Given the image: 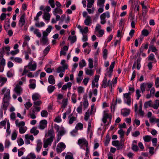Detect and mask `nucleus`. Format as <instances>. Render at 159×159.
Wrapping results in <instances>:
<instances>
[{
	"instance_id": "obj_1",
	"label": "nucleus",
	"mask_w": 159,
	"mask_h": 159,
	"mask_svg": "<svg viewBox=\"0 0 159 159\" xmlns=\"http://www.w3.org/2000/svg\"><path fill=\"white\" fill-rule=\"evenodd\" d=\"M10 90L7 87L2 89L0 92V94L3 95V107L5 110H6L9 105V101L10 99Z\"/></svg>"
},
{
	"instance_id": "obj_2",
	"label": "nucleus",
	"mask_w": 159,
	"mask_h": 159,
	"mask_svg": "<svg viewBox=\"0 0 159 159\" xmlns=\"http://www.w3.org/2000/svg\"><path fill=\"white\" fill-rule=\"evenodd\" d=\"M115 61L112 62L110 66L109 70L105 74V76L102 81V86L104 88L107 86V79L108 77L110 78L112 75L113 69L115 65Z\"/></svg>"
},
{
	"instance_id": "obj_3",
	"label": "nucleus",
	"mask_w": 159,
	"mask_h": 159,
	"mask_svg": "<svg viewBox=\"0 0 159 159\" xmlns=\"http://www.w3.org/2000/svg\"><path fill=\"white\" fill-rule=\"evenodd\" d=\"M78 144L80 146V148L85 151V155L86 156H88L87 154L89 153L90 152L88 141L85 139L82 138L78 140Z\"/></svg>"
},
{
	"instance_id": "obj_4",
	"label": "nucleus",
	"mask_w": 159,
	"mask_h": 159,
	"mask_svg": "<svg viewBox=\"0 0 159 159\" xmlns=\"http://www.w3.org/2000/svg\"><path fill=\"white\" fill-rule=\"evenodd\" d=\"M61 64L62 66H59L56 69V72L57 73H59V77L61 78H62L64 75V73L65 72V70L68 69V65L66 63V61L65 60H61Z\"/></svg>"
},
{
	"instance_id": "obj_5",
	"label": "nucleus",
	"mask_w": 159,
	"mask_h": 159,
	"mask_svg": "<svg viewBox=\"0 0 159 159\" xmlns=\"http://www.w3.org/2000/svg\"><path fill=\"white\" fill-rule=\"evenodd\" d=\"M14 91L16 94H13L12 97L14 99L17 98L16 94L18 96H20L23 92V89L22 87L18 84H16L15 87L14 89Z\"/></svg>"
},
{
	"instance_id": "obj_6",
	"label": "nucleus",
	"mask_w": 159,
	"mask_h": 159,
	"mask_svg": "<svg viewBox=\"0 0 159 159\" xmlns=\"http://www.w3.org/2000/svg\"><path fill=\"white\" fill-rule=\"evenodd\" d=\"M106 17L107 18H109L110 17V14L109 11H107L104 12L100 16V22L101 24L104 25L107 22L106 20Z\"/></svg>"
},
{
	"instance_id": "obj_7",
	"label": "nucleus",
	"mask_w": 159,
	"mask_h": 159,
	"mask_svg": "<svg viewBox=\"0 0 159 159\" xmlns=\"http://www.w3.org/2000/svg\"><path fill=\"white\" fill-rule=\"evenodd\" d=\"M66 148L65 144L62 142L59 143L56 148V151L58 153H60L63 151Z\"/></svg>"
},
{
	"instance_id": "obj_8",
	"label": "nucleus",
	"mask_w": 159,
	"mask_h": 159,
	"mask_svg": "<svg viewBox=\"0 0 159 159\" xmlns=\"http://www.w3.org/2000/svg\"><path fill=\"white\" fill-rule=\"evenodd\" d=\"M48 121L46 120H43L40 121L39 125L38 126V128L41 130H43L47 127Z\"/></svg>"
},
{
	"instance_id": "obj_9",
	"label": "nucleus",
	"mask_w": 159,
	"mask_h": 159,
	"mask_svg": "<svg viewBox=\"0 0 159 159\" xmlns=\"http://www.w3.org/2000/svg\"><path fill=\"white\" fill-rule=\"evenodd\" d=\"M83 129V125L81 123H77L75 127V129L73 130L71 133V134L73 136H75L78 130H82Z\"/></svg>"
},
{
	"instance_id": "obj_10",
	"label": "nucleus",
	"mask_w": 159,
	"mask_h": 159,
	"mask_svg": "<svg viewBox=\"0 0 159 159\" xmlns=\"http://www.w3.org/2000/svg\"><path fill=\"white\" fill-rule=\"evenodd\" d=\"M124 100L126 103L129 106L130 105L131 98L129 93H126L124 94Z\"/></svg>"
},
{
	"instance_id": "obj_11",
	"label": "nucleus",
	"mask_w": 159,
	"mask_h": 159,
	"mask_svg": "<svg viewBox=\"0 0 159 159\" xmlns=\"http://www.w3.org/2000/svg\"><path fill=\"white\" fill-rule=\"evenodd\" d=\"M34 138L33 135H29L28 134H25V143L27 144H30V140L33 141Z\"/></svg>"
},
{
	"instance_id": "obj_12",
	"label": "nucleus",
	"mask_w": 159,
	"mask_h": 159,
	"mask_svg": "<svg viewBox=\"0 0 159 159\" xmlns=\"http://www.w3.org/2000/svg\"><path fill=\"white\" fill-rule=\"evenodd\" d=\"M25 14H24L20 17L18 22V25L20 27H22L25 23Z\"/></svg>"
},
{
	"instance_id": "obj_13",
	"label": "nucleus",
	"mask_w": 159,
	"mask_h": 159,
	"mask_svg": "<svg viewBox=\"0 0 159 159\" xmlns=\"http://www.w3.org/2000/svg\"><path fill=\"white\" fill-rule=\"evenodd\" d=\"M28 69L30 70L33 71L36 70L37 67V64L36 62H34L33 63L30 62L27 66Z\"/></svg>"
},
{
	"instance_id": "obj_14",
	"label": "nucleus",
	"mask_w": 159,
	"mask_h": 159,
	"mask_svg": "<svg viewBox=\"0 0 159 159\" xmlns=\"http://www.w3.org/2000/svg\"><path fill=\"white\" fill-rule=\"evenodd\" d=\"M47 36V35L43 34L42 37L40 39L41 42L44 45L48 44V39Z\"/></svg>"
},
{
	"instance_id": "obj_15",
	"label": "nucleus",
	"mask_w": 159,
	"mask_h": 159,
	"mask_svg": "<svg viewBox=\"0 0 159 159\" xmlns=\"http://www.w3.org/2000/svg\"><path fill=\"white\" fill-rule=\"evenodd\" d=\"M54 139L48 138L45 141H44L43 147L46 148L48 147L49 145H51L53 142Z\"/></svg>"
},
{
	"instance_id": "obj_16",
	"label": "nucleus",
	"mask_w": 159,
	"mask_h": 159,
	"mask_svg": "<svg viewBox=\"0 0 159 159\" xmlns=\"http://www.w3.org/2000/svg\"><path fill=\"white\" fill-rule=\"evenodd\" d=\"M108 118L110 119V120L111 119V114L109 115L106 111H104L102 119L103 123H106L107 122V119Z\"/></svg>"
},
{
	"instance_id": "obj_17",
	"label": "nucleus",
	"mask_w": 159,
	"mask_h": 159,
	"mask_svg": "<svg viewBox=\"0 0 159 159\" xmlns=\"http://www.w3.org/2000/svg\"><path fill=\"white\" fill-rule=\"evenodd\" d=\"M72 85V83L70 82H68L66 84L64 85L62 87L61 89L62 90L66 91L67 89L68 90H70L71 89V86Z\"/></svg>"
},
{
	"instance_id": "obj_18",
	"label": "nucleus",
	"mask_w": 159,
	"mask_h": 159,
	"mask_svg": "<svg viewBox=\"0 0 159 159\" xmlns=\"http://www.w3.org/2000/svg\"><path fill=\"white\" fill-rule=\"evenodd\" d=\"M85 72L86 75L91 76L94 74V71L92 69L87 68H85Z\"/></svg>"
},
{
	"instance_id": "obj_19",
	"label": "nucleus",
	"mask_w": 159,
	"mask_h": 159,
	"mask_svg": "<svg viewBox=\"0 0 159 159\" xmlns=\"http://www.w3.org/2000/svg\"><path fill=\"white\" fill-rule=\"evenodd\" d=\"M30 84L29 87L30 89H34L36 87V80L34 79H30L29 80Z\"/></svg>"
},
{
	"instance_id": "obj_20",
	"label": "nucleus",
	"mask_w": 159,
	"mask_h": 159,
	"mask_svg": "<svg viewBox=\"0 0 159 159\" xmlns=\"http://www.w3.org/2000/svg\"><path fill=\"white\" fill-rule=\"evenodd\" d=\"M42 148V142L40 140H38L37 141V145L36 150L37 152H39Z\"/></svg>"
},
{
	"instance_id": "obj_21",
	"label": "nucleus",
	"mask_w": 159,
	"mask_h": 159,
	"mask_svg": "<svg viewBox=\"0 0 159 159\" xmlns=\"http://www.w3.org/2000/svg\"><path fill=\"white\" fill-rule=\"evenodd\" d=\"M62 13V10L59 7L55 8L53 11V13L54 15H56L57 14L61 15Z\"/></svg>"
},
{
	"instance_id": "obj_22",
	"label": "nucleus",
	"mask_w": 159,
	"mask_h": 159,
	"mask_svg": "<svg viewBox=\"0 0 159 159\" xmlns=\"http://www.w3.org/2000/svg\"><path fill=\"white\" fill-rule=\"evenodd\" d=\"M130 112V110L129 109L125 108L123 109L121 113V114L124 117H126L129 115Z\"/></svg>"
},
{
	"instance_id": "obj_23",
	"label": "nucleus",
	"mask_w": 159,
	"mask_h": 159,
	"mask_svg": "<svg viewBox=\"0 0 159 159\" xmlns=\"http://www.w3.org/2000/svg\"><path fill=\"white\" fill-rule=\"evenodd\" d=\"M112 144L114 146L117 147L118 149L122 148L123 147L122 144H120L119 141L117 140L113 141L112 142Z\"/></svg>"
},
{
	"instance_id": "obj_24",
	"label": "nucleus",
	"mask_w": 159,
	"mask_h": 159,
	"mask_svg": "<svg viewBox=\"0 0 159 159\" xmlns=\"http://www.w3.org/2000/svg\"><path fill=\"white\" fill-rule=\"evenodd\" d=\"M84 23L86 25H90L92 23V19L91 17L89 16H87L86 18L84 20Z\"/></svg>"
},
{
	"instance_id": "obj_25",
	"label": "nucleus",
	"mask_w": 159,
	"mask_h": 159,
	"mask_svg": "<svg viewBox=\"0 0 159 159\" xmlns=\"http://www.w3.org/2000/svg\"><path fill=\"white\" fill-rule=\"evenodd\" d=\"M52 29V26L51 25H49L45 30L43 31L42 34H44L45 35L48 36Z\"/></svg>"
},
{
	"instance_id": "obj_26",
	"label": "nucleus",
	"mask_w": 159,
	"mask_h": 159,
	"mask_svg": "<svg viewBox=\"0 0 159 159\" xmlns=\"http://www.w3.org/2000/svg\"><path fill=\"white\" fill-rule=\"evenodd\" d=\"M15 124L16 126L19 127H23L25 125V123L24 121L19 122L18 119H16L15 120Z\"/></svg>"
},
{
	"instance_id": "obj_27",
	"label": "nucleus",
	"mask_w": 159,
	"mask_h": 159,
	"mask_svg": "<svg viewBox=\"0 0 159 159\" xmlns=\"http://www.w3.org/2000/svg\"><path fill=\"white\" fill-rule=\"evenodd\" d=\"M30 132L34 136H36L39 133V131L37 129V127H34L31 129Z\"/></svg>"
},
{
	"instance_id": "obj_28",
	"label": "nucleus",
	"mask_w": 159,
	"mask_h": 159,
	"mask_svg": "<svg viewBox=\"0 0 159 159\" xmlns=\"http://www.w3.org/2000/svg\"><path fill=\"white\" fill-rule=\"evenodd\" d=\"M118 133L120 135V138L121 139V141L122 142H124L125 139L124 138L125 132L122 129H120L118 131Z\"/></svg>"
},
{
	"instance_id": "obj_29",
	"label": "nucleus",
	"mask_w": 159,
	"mask_h": 159,
	"mask_svg": "<svg viewBox=\"0 0 159 159\" xmlns=\"http://www.w3.org/2000/svg\"><path fill=\"white\" fill-rule=\"evenodd\" d=\"M93 114V113L89 111V109H88L85 113L84 115V119L86 121L88 120L90 116Z\"/></svg>"
},
{
	"instance_id": "obj_30",
	"label": "nucleus",
	"mask_w": 159,
	"mask_h": 159,
	"mask_svg": "<svg viewBox=\"0 0 159 159\" xmlns=\"http://www.w3.org/2000/svg\"><path fill=\"white\" fill-rule=\"evenodd\" d=\"M48 136L50 137L49 138L54 139L55 137V134L54 130L52 129H51L48 131Z\"/></svg>"
},
{
	"instance_id": "obj_31",
	"label": "nucleus",
	"mask_w": 159,
	"mask_h": 159,
	"mask_svg": "<svg viewBox=\"0 0 159 159\" xmlns=\"http://www.w3.org/2000/svg\"><path fill=\"white\" fill-rule=\"evenodd\" d=\"M49 83L51 84H54L55 83V80L53 76L52 75H50L48 78Z\"/></svg>"
},
{
	"instance_id": "obj_32",
	"label": "nucleus",
	"mask_w": 159,
	"mask_h": 159,
	"mask_svg": "<svg viewBox=\"0 0 159 159\" xmlns=\"http://www.w3.org/2000/svg\"><path fill=\"white\" fill-rule=\"evenodd\" d=\"M76 117L72 116L71 115H70L68 117L69 121L68 123L70 124H72L74 121L76 120Z\"/></svg>"
},
{
	"instance_id": "obj_33",
	"label": "nucleus",
	"mask_w": 159,
	"mask_h": 159,
	"mask_svg": "<svg viewBox=\"0 0 159 159\" xmlns=\"http://www.w3.org/2000/svg\"><path fill=\"white\" fill-rule=\"evenodd\" d=\"M84 100L83 102V106L84 109V110L86 109L89 106V103L88 101V100L86 98H84Z\"/></svg>"
},
{
	"instance_id": "obj_34",
	"label": "nucleus",
	"mask_w": 159,
	"mask_h": 159,
	"mask_svg": "<svg viewBox=\"0 0 159 159\" xmlns=\"http://www.w3.org/2000/svg\"><path fill=\"white\" fill-rule=\"evenodd\" d=\"M28 116H30V118L32 119H34L36 117L35 112H34V111H33L31 110H30Z\"/></svg>"
},
{
	"instance_id": "obj_35",
	"label": "nucleus",
	"mask_w": 159,
	"mask_h": 159,
	"mask_svg": "<svg viewBox=\"0 0 159 159\" xmlns=\"http://www.w3.org/2000/svg\"><path fill=\"white\" fill-rule=\"evenodd\" d=\"M152 102L151 100L145 102L144 105V108L146 109L148 107H152Z\"/></svg>"
},
{
	"instance_id": "obj_36",
	"label": "nucleus",
	"mask_w": 159,
	"mask_h": 159,
	"mask_svg": "<svg viewBox=\"0 0 159 159\" xmlns=\"http://www.w3.org/2000/svg\"><path fill=\"white\" fill-rule=\"evenodd\" d=\"M87 8H90L92 7L94 3V0H87Z\"/></svg>"
},
{
	"instance_id": "obj_37",
	"label": "nucleus",
	"mask_w": 159,
	"mask_h": 159,
	"mask_svg": "<svg viewBox=\"0 0 159 159\" xmlns=\"http://www.w3.org/2000/svg\"><path fill=\"white\" fill-rule=\"evenodd\" d=\"M55 89V86L50 85L48 86L47 90L49 93H52Z\"/></svg>"
},
{
	"instance_id": "obj_38",
	"label": "nucleus",
	"mask_w": 159,
	"mask_h": 159,
	"mask_svg": "<svg viewBox=\"0 0 159 159\" xmlns=\"http://www.w3.org/2000/svg\"><path fill=\"white\" fill-rule=\"evenodd\" d=\"M40 96L37 93H34L32 96V99L34 101H35L39 99Z\"/></svg>"
},
{
	"instance_id": "obj_39",
	"label": "nucleus",
	"mask_w": 159,
	"mask_h": 159,
	"mask_svg": "<svg viewBox=\"0 0 159 159\" xmlns=\"http://www.w3.org/2000/svg\"><path fill=\"white\" fill-rule=\"evenodd\" d=\"M76 37L75 36H70L68 38V40L70 41L71 43H73L75 42L76 41Z\"/></svg>"
},
{
	"instance_id": "obj_40",
	"label": "nucleus",
	"mask_w": 159,
	"mask_h": 159,
	"mask_svg": "<svg viewBox=\"0 0 159 159\" xmlns=\"http://www.w3.org/2000/svg\"><path fill=\"white\" fill-rule=\"evenodd\" d=\"M141 58L139 57L137 59L136 62L137 65V68L138 70H139L141 67L140 61Z\"/></svg>"
},
{
	"instance_id": "obj_41",
	"label": "nucleus",
	"mask_w": 159,
	"mask_h": 159,
	"mask_svg": "<svg viewBox=\"0 0 159 159\" xmlns=\"http://www.w3.org/2000/svg\"><path fill=\"white\" fill-rule=\"evenodd\" d=\"M41 108L39 106H37L34 105L33 107L31 108V110L34 112H38L41 110Z\"/></svg>"
},
{
	"instance_id": "obj_42",
	"label": "nucleus",
	"mask_w": 159,
	"mask_h": 159,
	"mask_svg": "<svg viewBox=\"0 0 159 159\" xmlns=\"http://www.w3.org/2000/svg\"><path fill=\"white\" fill-rule=\"evenodd\" d=\"M86 65V63L84 59H82L79 62V66L81 68L85 66Z\"/></svg>"
},
{
	"instance_id": "obj_43",
	"label": "nucleus",
	"mask_w": 159,
	"mask_h": 159,
	"mask_svg": "<svg viewBox=\"0 0 159 159\" xmlns=\"http://www.w3.org/2000/svg\"><path fill=\"white\" fill-rule=\"evenodd\" d=\"M51 47L50 46L48 45L44 50L43 52V54L44 56H46L48 53Z\"/></svg>"
},
{
	"instance_id": "obj_44",
	"label": "nucleus",
	"mask_w": 159,
	"mask_h": 159,
	"mask_svg": "<svg viewBox=\"0 0 159 159\" xmlns=\"http://www.w3.org/2000/svg\"><path fill=\"white\" fill-rule=\"evenodd\" d=\"M89 64L88 68L90 69H93V61L92 59L89 58L88 60Z\"/></svg>"
},
{
	"instance_id": "obj_45",
	"label": "nucleus",
	"mask_w": 159,
	"mask_h": 159,
	"mask_svg": "<svg viewBox=\"0 0 159 159\" xmlns=\"http://www.w3.org/2000/svg\"><path fill=\"white\" fill-rule=\"evenodd\" d=\"M27 130V128L26 126H24L19 128V132L20 133L23 134L25 133Z\"/></svg>"
},
{
	"instance_id": "obj_46",
	"label": "nucleus",
	"mask_w": 159,
	"mask_h": 159,
	"mask_svg": "<svg viewBox=\"0 0 159 159\" xmlns=\"http://www.w3.org/2000/svg\"><path fill=\"white\" fill-rule=\"evenodd\" d=\"M5 65L6 61L3 58V57L0 56V65L5 66Z\"/></svg>"
},
{
	"instance_id": "obj_47",
	"label": "nucleus",
	"mask_w": 159,
	"mask_h": 159,
	"mask_svg": "<svg viewBox=\"0 0 159 159\" xmlns=\"http://www.w3.org/2000/svg\"><path fill=\"white\" fill-rule=\"evenodd\" d=\"M48 113L46 110H43L41 112V115L42 117H47L48 116Z\"/></svg>"
},
{
	"instance_id": "obj_48",
	"label": "nucleus",
	"mask_w": 159,
	"mask_h": 159,
	"mask_svg": "<svg viewBox=\"0 0 159 159\" xmlns=\"http://www.w3.org/2000/svg\"><path fill=\"white\" fill-rule=\"evenodd\" d=\"M67 105V99H64L62 101V105L61 107L64 109Z\"/></svg>"
},
{
	"instance_id": "obj_49",
	"label": "nucleus",
	"mask_w": 159,
	"mask_h": 159,
	"mask_svg": "<svg viewBox=\"0 0 159 159\" xmlns=\"http://www.w3.org/2000/svg\"><path fill=\"white\" fill-rule=\"evenodd\" d=\"M34 34L36 35V36L38 38H40L41 37V34L39 32V30L38 29H36L34 31Z\"/></svg>"
},
{
	"instance_id": "obj_50",
	"label": "nucleus",
	"mask_w": 159,
	"mask_h": 159,
	"mask_svg": "<svg viewBox=\"0 0 159 159\" xmlns=\"http://www.w3.org/2000/svg\"><path fill=\"white\" fill-rule=\"evenodd\" d=\"M82 102H80V105L77 108L76 111L79 114H81L82 112Z\"/></svg>"
},
{
	"instance_id": "obj_51",
	"label": "nucleus",
	"mask_w": 159,
	"mask_h": 159,
	"mask_svg": "<svg viewBox=\"0 0 159 159\" xmlns=\"http://www.w3.org/2000/svg\"><path fill=\"white\" fill-rule=\"evenodd\" d=\"M151 137L148 135L144 136L143 137V139L144 141L145 142H149L151 139Z\"/></svg>"
},
{
	"instance_id": "obj_52",
	"label": "nucleus",
	"mask_w": 159,
	"mask_h": 159,
	"mask_svg": "<svg viewBox=\"0 0 159 159\" xmlns=\"http://www.w3.org/2000/svg\"><path fill=\"white\" fill-rule=\"evenodd\" d=\"M105 0H97V6H104Z\"/></svg>"
},
{
	"instance_id": "obj_53",
	"label": "nucleus",
	"mask_w": 159,
	"mask_h": 159,
	"mask_svg": "<svg viewBox=\"0 0 159 159\" xmlns=\"http://www.w3.org/2000/svg\"><path fill=\"white\" fill-rule=\"evenodd\" d=\"M92 7L91 8H87V11L89 14H93L95 10V8L94 7Z\"/></svg>"
},
{
	"instance_id": "obj_54",
	"label": "nucleus",
	"mask_w": 159,
	"mask_h": 159,
	"mask_svg": "<svg viewBox=\"0 0 159 159\" xmlns=\"http://www.w3.org/2000/svg\"><path fill=\"white\" fill-rule=\"evenodd\" d=\"M10 129V124L9 120L7 121V128L6 130V132L7 133V134L9 135L11 133V130Z\"/></svg>"
},
{
	"instance_id": "obj_55",
	"label": "nucleus",
	"mask_w": 159,
	"mask_h": 159,
	"mask_svg": "<svg viewBox=\"0 0 159 159\" xmlns=\"http://www.w3.org/2000/svg\"><path fill=\"white\" fill-rule=\"evenodd\" d=\"M50 17V15L48 12L45 13L43 16V18L46 20H49Z\"/></svg>"
},
{
	"instance_id": "obj_56",
	"label": "nucleus",
	"mask_w": 159,
	"mask_h": 159,
	"mask_svg": "<svg viewBox=\"0 0 159 159\" xmlns=\"http://www.w3.org/2000/svg\"><path fill=\"white\" fill-rule=\"evenodd\" d=\"M7 76L9 78L12 77L14 75V71L12 70H11L8 71L7 74Z\"/></svg>"
},
{
	"instance_id": "obj_57",
	"label": "nucleus",
	"mask_w": 159,
	"mask_h": 159,
	"mask_svg": "<svg viewBox=\"0 0 159 159\" xmlns=\"http://www.w3.org/2000/svg\"><path fill=\"white\" fill-rule=\"evenodd\" d=\"M66 132V131L63 127H61V129L58 132V134L62 136L64 135Z\"/></svg>"
},
{
	"instance_id": "obj_58",
	"label": "nucleus",
	"mask_w": 159,
	"mask_h": 159,
	"mask_svg": "<svg viewBox=\"0 0 159 159\" xmlns=\"http://www.w3.org/2000/svg\"><path fill=\"white\" fill-rule=\"evenodd\" d=\"M76 95L75 93H74L72 94L71 99L72 102L74 103H75L76 102L77 100L76 99Z\"/></svg>"
},
{
	"instance_id": "obj_59",
	"label": "nucleus",
	"mask_w": 159,
	"mask_h": 159,
	"mask_svg": "<svg viewBox=\"0 0 159 159\" xmlns=\"http://www.w3.org/2000/svg\"><path fill=\"white\" fill-rule=\"evenodd\" d=\"M65 159H74L72 154L71 153H68L66 155Z\"/></svg>"
},
{
	"instance_id": "obj_60",
	"label": "nucleus",
	"mask_w": 159,
	"mask_h": 159,
	"mask_svg": "<svg viewBox=\"0 0 159 159\" xmlns=\"http://www.w3.org/2000/svg\"><path fill=\"white\" fill-rule=\"evenodd\" d=\"M28 67L27 66H25L23 72L21 74V76L25 75L26 73L29 72V70L27 69Z\"/></svg>"
},
{
	"instance_id": "obj_61",
	"label": "nucleus",
	"mask_w": 159,
	"mask_h": 159,
	"mask_svg": "<svg viewBox=\"0 0 159 159\" xmlns=\"http://www.w3.org/2000/svg\"><path fill=\"white\" fill-rule=\"evenodd\" d=\"M35 25L37 27H42L44 26L45 25V24L43 22L41 21L40 23H36L35 24Z\"/></svg>"
},
{
	"instance_id": "obj_62",
	"label": "nucleus",
	"mask_w": 159,
	"mask_h": 159,
	"mask_svg": "<svg viewBox=\"0 0 159 159\" xmlns=\"http://www.w3.org/2000/svg\"><path fill=\"white\" fill-rule=\"evenodd\" d=\"M77 89L79 94L82 93L84 92V89L82 86H79L78 87Z\"/></svg>"
},
{
	"instance_id": "obj_63",
	"label": "nucleus",
	"mask_w": 159,
	"mask_h": 159,
	"mask_svg": "<svg viewBox=\"0 0 159 159\" xmlns=\"http://www.w3.org/2000/svg\"><path fill=\"white\" fill-rule=\"evenodd\" d=\"M32 106V104L29 102H26L25 104V106L26 108L28 110Z\"/></svg>"
},
{
	"instance_id": "obj_64",
	"label": "nucleus",
	"mask_w": 159,
	"mask_h": 159,
	"mask_svg": "<svg viewBox=\"0 0 159 159\" xmlns=\"http://www.w3.org/2000/svg\"><path fill=\"white\" fill-rule=\"evenodd\" d=\"M27 156L31 159H35L36 158V156L35 154L32 152H31L28 154Z\"/></svg>"
}]
</instances>
